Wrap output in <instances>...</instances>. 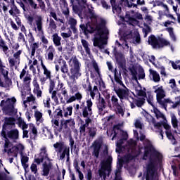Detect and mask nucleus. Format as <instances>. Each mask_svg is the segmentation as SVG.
Segmentation results:
<instances>
[{
    "mask_svg": "<svg viewBox=\"0 0 180 180\" xmlns=\"http://www.w3.org/2000/svg\"><path fill=\"white\" fill-rule=\"evenodd\" d=\"M144 150L152 153L149 158V162L146 166V172L145 173L146 180H147V175H152L153 178L151 180H155L156 167L160 162L162 161V155L157 151L153 145H148L144 147Z\"/></svg>",
    "mask_w": 180,
    "mask_h": 180,
    "instance_id": "nucleus-1",
    "label": "nucleus"
},
{
    "mask_svg": "<svg viewBox=\"0 0 180 180\" xmlns=\"http://www.w3.org/2000/svg\"><path fill=\"white\" fill-rule=\"evenodd\" d=\"M105 25L102 23L98 24L95 27L91 22H88L85 24H81L79 25L80 27V32H82V33L84 34V36H88V34H92L94 32H96V35L99 37H96L94 38V46H99V43L101 42L102 34H108L109 33V31L106 29L103 30V27Z\"/></svg>",
    "mask_w": 180,
    "mask_h": 180,
    "instance_id": "nucleus-2",
    "label": "nucleus"
},
{
    "mask_svg": "<svg viewBox=\"0 0 180 180\" xmlns=\"http://www.w3.org/2000/svg\"><path fill=\"white\" fill-rule=\"evenodd\" d=\"M70 68V74L68 72V66L67 65V63L62 66L60 68L61 72L63 74H68L69 75L70 79H72L73 82H75V79H78L79 77H81V63H79V61L77 58H74L72 60V65Z\"/></svg>",
    "mask_w": 180,
    "mask_h": 180,
    "instance_id": "nucleus-3",
    "label": "nucleus"
},
{
    "mask_svg": "<svg viewBox=\"0 0 180 180\" xmlns=\"http://www.w3.org/2000/svg\"><path fill=\"white\" fill-rule=\"evenodd\" d=\"M155 94H156V101L162 109L167 110L168 103H174V101H172L171 99L165 98V96H167V94H165V90H164V87L162 86H160L155 89Z\"/></svg>",
    "mask_w": 180,
    "mask_h": 180,
    "instance_id": "nucleus-4",
    "label": "nucleus"
},
{
    "mask_svg": "<svg viewBox=\"0 0 180 180\" xmlns=\"http://www.w3.org/2000/svg\"><path fill=\"white\" fill-rule=\"evenodd\" d=\"M148 43L152 46L153 49H164V47L171 46V42L162 37L157 38L154 34L148 37Z\"/></svg>",
    "mask_w": 180,
    "mask_h": 180,
    "instance_id": "nucleus-5",
    "label": "nucleus"
},
{
    "mask_svg": "<svg viewBox=\"0 0 180 180\" xmlns=\"http://www.w3.org/2000/svg\"><path fill=\"white\" fill-rule=\"evenodd\" d=\"M16 103V98L12 97L11 98H7L6 101L2 100L0 103V106L3 108L4 112L8 116L15 115L18 111L15 109V104Z\"/></svg>",
    "mask_w": 180,
    "mask_h": 180,
    "instance_id": "nucleus-6",
    "label": "nucleus"
},
{
    "mask_svg": "<svg viewBox=\"0 0 180 180\" xmlns=\"http://www.w3.org/2000/svg\"><path fill=\"white\" fill-rule=\"evenodd\" d=\"M112 162H113V158H112L111 155L108 156L105 160L101 161V167L98 171L99 176L101 178H103V179H106V171L108 174L112 172Z\"/></svg>",
    "mask_w": 180,
    "mask_h": 180,
    "instance_id": "nucleus-7",
    "label": "nucleus"
},
{
    "mask_svg": "<svg viewBox=\"0 0 180 180\" xmlns=\"http://www.w3.org/2000/svg\"><path fill=\"white\" fill-rule=\"evenodd\" d=\"M82 88L85 89L86 92L90 93V96L93 99H95V96H96V94L99 92L98 86H94L92 89V85L91 84V82L89 81V77L86 78V83L82 84Z\"/></svg>",
    "mask_w": 180,
    "mask_h": 180,
    "instance_id": "nucleus-8",
    "label": "nucleus"
},
{
    "mask_svg": "<svg viewBox=\"0 0 180 180\" xmlns=\"http://www.w3.org/2000/svg\"><path fill=\"white\" fill-rule=\"evenodd\" d=\"M86 105H85V101H82L80 105V109H82V116L83 117H88V115H91L92 112V106L94 103H92V100L88 99L86 101Z\"/></svg>",
    "mask_w": 180,
    "mask_h": 180,
    "instance_id": "nucleus-9",
    "label": "nucleus"
},
{
    "mask_svg": "<svg viewBox=\"0 0 180 180\" xmlns=\"http://www.w3.org/2000/svg\"><path fill=\"white\" fill-rule=\"evenodd\" d=\"M44 160H50L49 154L47 153V149L45 146L40 149V153L38 155V158H35L34 159V162H35V164L37 165H40V164L44 162Z\"/></svg>",
    "mask_w": 180,
    "mask_h": 180,
    "instance_id": "nucleus-10",
    "label": "nucleus"
},
{
    "mask_svg": "<svg viewBox=\"0 0 180 180\" xmlns=\"http://www.w3.org/2000/svg\"><path fill=\"white\" fill-rule=\"evenodd\" d=\"M23 150H25V146L22 145V143H19L17 146H13L11 148L8 149L7 151V154L8 157H18V154L22 155V153L23 152Z\"/></svg>",
    "mask_w": 180,
    "mask_h": 180,
    "instance_id": "nucleus-11",
    "label": "nucleus"
},
{
    "mask_svg": "<svg viewBox=\"0 0 180 180\" xmlns=\"http://www.w3.org/2000/svg\"><path fill=\"white\" fill-rule=\"evenodd\" d=\"M60 127L62 129H65V130H74L75 129V120L74 118H70L68 120H60Z\"/></svg>",
    "mask_w": 180,
    "mask_h": 180,
    "instance_id": "nucleus-12",
    "label": "nucleus"
},
{
    "mask_svg": "<svg viewBox=\"0 0 180 180\" xmlns=\"http://www.w3.org/2000/svg\"><path fill=\"white\" fill-rule=\"evenodd\" d=\"M28 43L30 44V46L31 49V57H34V54H36V50L39 49V42H34V37H33V34L32 32H30L28 34Z\"/></svg>",
    "mask_w": 180,
    "mask_h": 180,
    "instance_id": "nucleus-13",
    "label": "nucleus"
},
{
    "mask_svg": "<svg viewBox=\"0 0 180 180\" xmlns=\"http://www.w3.org/2000/svg\"><path fill=\"white\" fill-rule=\"evenodd\" d=\"M114 91L118 98L120 99L121 102L123 101V99H129V95L130 94V91H129V89H127V87H126L125 89L115 87Z\"/></svg>",
    "mask_w": 180,
    "mask_h": 180,
    "instance_id": "nucleus-14",
    "label": "nucleus"
},
{
    "mask_svg": "<svg viewBox=\"0 0 180 180\" xmlns=\"http://www.w3.org/2000/svg\"><path fill=\"white\" fill-rule=\"evenodd\" d=\"M16 119L13 117H6L4 118V123L2 126V130L1 131V134L5 136V133H6V129L8 126H15V122Z\"/></svg>",
    "mask_w": 180,
    "mask_h": 180,
    "instance_id": "nucleus-15",
    "label": "nucleus"
},
{
    "mask_svg": "<svg viewBox=\"0 0 180 180\" xmlns=\"http://www.w3.org/2000/svg\"><path fill=\"white\" fill-rule=\"evenodd\" d=\"M102 148V141H94L93 143V152L92 155L96 158H99V154Z\"/></svg>",
    "mask_w": 180,
    "mask_h": 180,
    "instance_id": "nucleus-16",
    "label": "nucleus"
},
{
    "mask_svg": "<svg viewBox=\"0 0 180 180\" xmlns=\"http://www.w3.org/2000/svg\"><path fill=\"white\" fill-rule=\"evenodd\" d=\"M115 58L119 67H120V68H122V70H124V68H126V59H124V56L123 55V53H122V52L116 53L115 55Z\"/></svg>",
    "mask_w": 180,
    "mask_h": 180,
    "instance_id": "nucleus-17",
    "label": "nucleus"
},
{
    "mask_svg": "<svg viewBox=\"0 0 180 180\" xmlns=\"http://www.w3.org/2000/svg\"><path fill=\"white\" fill-rule=\"evenodd\" d=\"M43 169H42V173L41 175L42 176H49L50 174V171L51 168H53V163L49 162L47 164V162H44L42 165Z\"/></svg>",
    "mask_w": 180,
    "mask_h": 180,
    "instance_id": "nucleus-18",
    "label": "nucleus"
},
{
    "mask_svg": "<svg viewBox=\"0 0 180 180\" xmlns=\"http://www.w3.org/2000/svg\"><path fill=\"white\" fill-rule=\"evenodd\" d=\"M114 79L118 85H120V86H122L123 88H126V85H124V84H123V81H122V72H117V69L116 68L114 70Z\"/></svg>",
    "mask_w": 180,
    "mask_h": 180,
    "instance_id": "nucleus-19",
    "label": "nucleus"
},
{
    "mask_svg": "<svg viewBox=\"0 0 180 180\" xmlns=\"http://www.w3.org/2000/svg\"><path fill=\"white\" fill-rule=\"evenodd\" d=\"M97 108L98 109V114L105 115L103 110L106 109V101H105L104 98H101L98 100V103H97Z\"/></svg>",
    "mask_w": 180,
    "mask_h": 180,
    "instance_id": "nucleus-20",
    "label": "nucleus"
},
{
    "mask_svg": "<svg viewBox=\"0 0 180 180\" xmlns=\"http://www.w3.org/2000/svg\"><path fill=\"white\" fill-rule=\"evenodd\" d=\"M66 147H68V146L63 141H58L53 144V148L58 153H61Z\"/></svg>",
    "mask_w": 180,
    "mask_h": 180,
    "instance_id": "nucleus-21",
    "label": "nucleus"
},
{
    "mask_svg": "<svg viewBox=\"0 0 180 180\" xmlns=\"http://www.w3.org/2000/svg\"><path fill=\"white\" fill-rule=\"evenodd\" d=\"M7 138L10 140H18L19 139V130L11 129L7 132Z\"/></svg>",
    "mask_w": 180,
    "mask_h": 180,
    "instance_id": "nucleus-22",
    "label": "nucleus"
},
{
    "mask_svg": "<svg viewBox=\"0 0 180 180\" xmlns=\"http://www.w3.org/2000/svg\"><path fill=\"white\" fill-rule=\"evenodd\" d=\"M146 117L147 118L150 117V119H152V123H153L155 129H157L159 131L162 130L163 122H157V121H155V118L153 117V116H151V115H150V114H147Z\"/></svg>",
    "mask_w": 180,
    "mask_h": 180,
    "instance_id": "nucleus-23",
    "label": "nucleus"
},
{
    "mask_svg": "<svg viewBox=\"0 0 180 180\" xmlns=\"http://www.w3.org/2000/svg\"><path fill=\"white\" fill-rule=\"evenodd\" d=\"M11 10H9L8 13L13 18H15V16H18V15H20V10L18 8L16 5L14 4H12L11 5Z\"/></svg>",
    "mask_w": 180,
    "mask_h": 180,
    "instance_id": "nucleus-24",
    "label": "nucleus"
},
{
    "mask_svg": "<svg viewBox=\"0 0 180 180\" xmlns=\"http://www.w3.org/2000/svg\"><path fill=\"white\" fill-rule=\"evenodd\" d=\"M29 126L30 130L32 131V133H30V140H36V137H37V128H36L34 124L32 123H30Z\"/></svg>",
    "mask_w": 180,
    "mask_h": 180,
    "instance_id": "nucleus-25",
    "label": "nucleus"
},
{
    "mask_svg": "<svg viewBox=\"0 0 180 180\" xmlns=\"http://www.w3.org/2000/svg\"><path fill=\"white\" fill-rule=\"evenodd\" d=\"M63 117H68V116H72V106L70 105L67 108L63 107L62 109Z\"/></svg>",
    "mask_w": 180,
    "mask_h": 180,
    "instance_id": "nucleus-26",
    "label": "nucleus"
},
{
    "mask_svg": "<svg viewBox=\"0 0 180 180\" xmlns=\"http://www.w3.org/2000/svg\"><path fill=\"white\" fill-rule=\"evenodd\" d=\"M58 154H60L59 160H64L65 157L70 155V146H66L61 152H59Z\"/></svg>",
    "mask_w": 180,
    "mask_h": 180,
    "instance_id": "nucleus-27",
    "label": "nucleus"
},
{
    "mask_svg": "<svg viewBox=\"0 0 180 180\" xmlns=\"http://www.w3.org/2000/svg\"><path fill=\"white\" fill-rule=\"evenodd\" d=\"M52 37L53 44H55L56 47H60L61 46V37L58 36V34L55 33Z\"/></svg>",
    "mask_w": 180,
    "mask_h": 180,
    "instance_id": "nucleus-28",
    "label": "nucleus"
},
{
    "mask_svg": "<svg viewBox=\"0 0 180 180\" xmlns=\"http://www.w3.org/2000/svg\"><path fill=\"white\" fill-rule=\"evenodd\" d=\"M150 75H152L153 81L155 82H160L161 81V77H160V74L157 72L155 70H153L151 69L149 70Z\"/></svg>",
    "mask_w": 180,
    "mask_h": 180,
    "instance_id": "nucleus-29",
    "label": "nucleus"
},
{
    "mask_svg": "<svg viewBox=\"0 0 180 180\" xmlns=\"http://www.w3.org/2000/svg\"><path fill=\"white\" fill-rule=\"evenodd\" d=\"M48 51V60H49V61H53V60H54V53H56V49L53 45H51L49 46Z\"/></svg>",
    "mask_w": 180,
    "mask_h": 180,
    "instance_id": "nucleus-30",
    "label": "nucleus"
},
{
    "mask_svg": "<svg viewBox=\"0 0 180 180\" xmlns=\"http://www.w3.org/2000/svg\"><path fill=\"white\" fill-rule=\"evenodd\" d=\"M53 117L54 119H64V115L63 114V110L60 108H57L56 110L53 112Z\"/></svg>",
    "mask_w": 180,
    "mask_h": 180,
    "instance_id": "nucleus-31",
    "label": "nucleus"
},
{
    "mask_svg": "<svg viewBox=\"0 0 180 180\" xmlns=\"http://www.w3.org/2000/svg\"><path fill=\"white\" fill-rule=\"evenodd\" d=\"M0 49H2L5 54H8V50H9V48L6 46V43H5V41L2 39V37H1V35H0Z\"/></svg>",
    "mask_w": 180,
    "mask_h": 180,
    "instance_id": "nucleus-32",
    "label": "nucleus"
},
{
    "mask_svg": "<svg viewBox=\"0 0 180 180\" xmlns=\"http://www.w3.org/2000/svg\"><path fill=\"white\" fill-rule=\"evenodd\" d=\"M81 42L86 54L89 56L91 54V49H89V43H88L87 41L85 39H82Z\"/></svg>",
    "mask_w": 180,
    "mask_h": 180,
    "instance_id": "nucleus-33",
    "label": "nucleus"
},
{
    "mask_svg": "<svg viewBox=\"0 0 180 180\" xmlns=\"http://www.w3.org/2000/svg\"><path fill=\"white\" fill-rule=\"evenodd\" d=\"M153 112H154L157 119H165V115H164L162 114V112H161V111H160V110H158V108H157V107L153 108Z\"/></svg>",
    "mask_w": 180,
    "mask_h": 180,
    "instance_id": "nucleus-34",
    "label": "nucleus"
},
{
    "mask_svg": "<svg viewBox=\"0 0 180 180\" xmlns=\"http://www.w3.org/2000/svg\"><path fill=\"white\" fill-rule=\"evenodd\" d=\"M176 101L175 102L170 103L173 105H172V109H176L178 108V112L180 113V96H177L175 98Z\"/></svg>",
    "mask_w": 180,
    "mask_h": 180,
    "instance_id": "nucleus-35",
    "label": "nucleus"
},
{
    "mask_svg": "<svg viewBox=\"0 0 180 180\" xmlns=\"http://www.w3.org/2000/svg\"><path fill=\"white\" fill-rule=\"evenodd\" d=\"M166 32H168L170 38L173 41H176V37L175 36V34L174 33V28L172 27H167L166 28Z\"/></svg>",
    "mask_w": 180,
    "mask_h": 180,
    "instance_id": "nucleus-36",
    "label": "nucleus"
},
{
    "mask_svg": "<svg viewBox=\"0 0 180 180\" xmlns=\"http://www.w3.org/2000/svg\"><path fill=\"white\" fill-rule=\"evenodd\" d=\"M41 68L44 70V75H45V77L46 78H49V79H51V72L49 70H47V68L44 65V63H41Z\"/></svg>",
    "mask_w": 180,
    "mask_h": 180,
    "instance_id": "nucleus-37",
    "label": "nucleus"
},
{
    "mask_svg": "<svg viewBox=\"0 0 180 180\" xmlns=\"http://www.w3.org/2000/svg\"><path fill=\"white\" fill-rule=\"evenodd\" d=\"M34 117L36 119V122H39V123H43V113L40 111L34 112Z\"/></svg>",
    "mask_w": 180,
    "mask_h": 180,
    "instance_id": "nucleus-38",
    "label": "nucleus"
},
{
    "mask_svg": "<svg viewBox=\"0 0 180 180\" xmlns=\"http://www.w3.org/2000/svg\"><path fill=\"white\" fill-rule=\"evenodd\" d=\"M116 130H120V124H115L113 127V129L112 131L111 134H114L111 139V140L113 141V140H115V139H116L117 137V132H116Z\"/></svg>",
    "mask_w": 180,
    "mask_h": 180,
    "instance_id": "nucleus-39",
    "label": "nucleus"
},
{
    "mask_svg": "<svg viewBox=\"0 0 180 180\" xmlns=\"http://www.w3.org/2000/svg\"><path fill=\"white\" fill-rule=\"evenodd\" d=\"M49 13V16L53 18L56 22H61V23H63V20L57 18V13L54 10L51 11Z\"/></svg>",
    "mask_w": 180,
    "mask_h": 180,
    "instance_id": "nucleus-40",
    "label": "nucleus"
},
{
    "mask_svg": "<svg viewBox=\"0 0 180 180\" xmlns=\"http://www.w3.org/2000/svg\"><path fill=\"white\" fill-rule=\"evenodd\" d=\"M146 103V98H141L138 100H136L135 105L137 106V108H141L143 105Z\"/></svg>",
    "mask_w": 180,
    "mask_h": 180,
    "instance_id": "nucleus-41",
    "label": "nucleus"
},
{
    "mask_svg": "<svg viewBox=\"0 0 180 180\" xmlns=\"http://www.w3.org/2000/svg\"><path fill=\"white\" fill-rule=\"evenodd\" d=\"M87 19H96L98 17L96 14H95V11L94 10L89 8L88 15L86 16Z\"/></svg>",
    "mask_w": 180,
    "mask_h": 180,
    "instance_id": "nucleus-42",
    "label": "nucleus"
},
{
    "mask_svg": "<svg viewBox=\"0 0 180 180\" xmlns=\"http://www.w3.org/2000/svg\"><path fill=\"white\" fill-rule=\"evenodd\" d=\"M49 28L53 31V30H56V29H57V25L56 24V22L54 21V20H53V18H50L49 20Z\"/></svg>",
    "mask_w": 180,
    "mask_h": 180,
    "instance_id": "nucleus-43",
    "label": "nucleus"
},
{
    "mask_svg": "<svg viewBox=\"0 0 180 180\" xmlns=\"http://www.w3.org/2000/svg\"><path fill=\"white\" fill-rule=\"evenodd\" d=\"M98 130L96 129V128L95 127H91L89 130V137H91V139H94V137H95V136H96V131Z\"/></svg>",
    "mask_w": 180,
    "mask_h": 180,
    "instance_id": "nucleus-44",
    "label": "nucleus"
},
{
    "mask_svg": "<svg viewBox=\"0 0 180 180\" xmlns=\"http://www.w3.org/2000/svg\"><path fill=\"white\" fill-rule=\"evenodd\" d=\"M1 136L4 139H5L4 148H9V144H11V141H9V139H8L6 133H5V136H4L2 134V132H1Z\"/></svg>",
    "mask_w": 180,
    "mask_h": 180,
    "instance_id": "nucleus-45",
    "label": "nucleus"
},
{
    "mask_svg": "<svg viewBox=\"0 0 180 180\" xmlns=\"http://www.w3.org/2000/svg\"><path fill=\"white\" fill-rule=\"evenodd\" d=\"M64 8H65L66 11L63 12L64 15H70V10L68 8V3H67V0L61 1Z\"/></svg>",
    "mask_w": 180,
    "mask_h": 180,
    "instance_id": "nucleus-46",
    "label": "nucleus"
},
{
    "mask_svg": "<svg viewBox=\"0 0 180 180\" xmlns=\"http://www.w3.org/2000/svg\"><path fill=\"white\" fill-rule=\"evenodd\" d=\"M4 82L6 84V85L4 86L5 88H9V86H11V85H12V79H11V78H9V77H8V76L4 77Z\"/></svg>",
    "mask_w": 180,
    "mask_h": 180,
    "instance_id": "nucleus-47",
    "label": "nucleus"
},
{
    "mask_svg": "<svg viewBox=\"0 0 180 180\" xmlns=\"http://www.w3.org/2000/svg\"><path fill=\"white\" fill-rule=\"evenodd\" d=\"M36 25H37L38 32H41V30L43 29L41 18H38V20L36 21Z\"/></svg>",
    "mask_w": 180,
    "mask_h": 180,
    "instance_id": "nucleus-48",
    "label": "nucleus"
},
{
    "mask_svg": "<svg viewBox=\"0 0 180 180\" xmlns=\"http://www.w3.org/2000/svg\"><path fill=\"white\" fill-rule=\"evenodd\" d=\"M34 85V92H36L37 89H40V86L39 85V82H37V77H34L32 82Z\"/></svg>",
    "mask_w": 180,
    "mask_h": 180,
    "instance_id": "nucleus-49",
    "label": "nucleus"
},
{
    "mask_svg": "<svg viewBox=\"0 0 180 180\" xmlns=\"http://www.w3.org/2000/svg\"><path fill=\"white\" fill-rule=\"evenodd\" d=\"M129 71H130L131 75H132L134 79H135V81H137V70H136V68H130Z\"/></svg>",
    "mask_w": 180,
    "mask_h": 180,
    "instance_id": "nucleus-50",
    "label": "nucleus"
},
{
    "mask_svg": "<svg viewBox=\"0 0 180 180\" xmlns=\"http://www.w3.org/2000/svg\"><path fill=\"white\" fill-rule=\"evenodd\" d=\"M115 107L117 108V110L119 115H121L122 116H124V110H123V107L120 105V104H118Z\"/></svg>",
    "mask_w": 180,
    "mask_h": 180,
    "instance_id": "nucleus-51",
    "label": "nucleus"
},
{
    "mask_svg": "<svg viewBox=\"0 0 180 180\" xmlns=\"http://www.w3.org/2000/svg\"><path fill=\"white\" fill-rule=\"evenodd\" d=\"M172 124L174 129H178V120L176 119V117H172Z\"/></svg>",
    "mask_w": 180,
    "mask_h": 180,
    "instance_id": "nucleus-52",
    "label": "nucleus"
},
{
    "mask_svg": "<svg viewBox=\"0 0 180 180\" xmlns=\"http://www.w3.org/2000/svg\"><path fill=\"white\" fill-rule=\"evenodd\" d=\"M145 78H146V73L144 72V69L139 70L138 79H144Z\"/></svg>",
    "mask_w": 180,
    "mask_h": 180,
    "instance_id": "nucleus-53",
    "label": "nucleus"
},
{
    "mask_svg": "<svg viewBox=\"0 0 180 180\" xmlns=\"http://www.w3.org/2000/svg\"><path fill=\"white\" fill-rule=\"evenodd\" d=\"M75 144V141H74V139H72V136L69 137V145L70 148L72 150V148H77V145Z\"/></svg>",
    "mask_w": 180,
    "mask_h": 180,
    "instance_id": "nucleus-54",
    "label": "nucleus"
},
{
    "mask_svg": "<svg viewBox=\"0 0 180 180\" xmlns=\"http://www.w3.org/2000/svg\"><path fill=\"white\" fill-rule=\"evenodd\" d=\"M140 43H141V38L140 37V34L137 33V34L134 38V44H140Z\"/></svg>",
    "mask_w": 180,
    "mask_h": 180,
    "instance_id": "nucleus-55",
    "label": "nucleus"
},
{
    "mask_svg": "<svg viewBox=\"0 0 180 180\" xmlns=\"http://www.w3.org/2000/svg\"><path fill=\"white\" fill-rule=\"evenodd\" d=\"M111 102L113 106H117L119 105V99H117V97L116 96H112L111 97Z\"/></svg>",
    "mask_w": 180,
    "mask_h": 180,
    "instance_id": "nucleus-56",
    "label": "nucleus"
},
{
    "mask_svg": "<svg viewBox=\"0 0 180 180\" xmlns=\"http://www.w3.org/2000/svg\"><path fill=\"white\" fill-rule=\"evenodd\" d=\"M67 64V62L65 61V60L63 59V58H60L57 60V64L59 67H60V68L63 66H65Z\"/></svg>",
    "mask_w": 180,
    "mask_h": 180,
    "instance_id": "nucleus-57",
    "label": "nucleus"
},
{
    "mask_svg": "<svg viewBox=\"0 0 180 180\" xmlns=\"http://www.w3.org/2000/svg\"><path fill=\"white\" fill-rule=\"evenodd\" d=\"M49 80H50L49 94H51V92H53V91L54 90V87L56 86V83L51 79H49Z\"/></svg>",
    "mask_w": 180,
    "mask_h": 180,
    "instance_id": "nucleus-58",
    "label": "nucleus"
},
{
    "mask_svg": "<svg viewBox=\"0 0 180 180\" xmlns=\"http://www.w3.org/2000/svg\"><path fill=\"white\" fill-rule=\"evenodd\" d=\"M21 155V163H27L29 162V157L23 155V152H22Z\"/></svg>",
    "mask_w": 180,
    "mask_h": 180,
    "instance_id": "nucleus-59",
    "label": "nucleus"
},
{
    "mask_svg": "<svg viewBox=\"0 0 180 180\" xmlns=\"http://www.w3.org/2000/svg\"><path fill=\"white\" fill-rule=\"evenodd\" d=\"M125 19H127L128 22H131V23H133L134 22H136V18L131 17L130 14H126L125 15Z\"/></svg>",
    "mask_w": 180,
    "mask_h": 180,
    "instance_id": "nucleus-60",
    "label": "nucleus"
},
{
    "mask_svg": "<svg viewBox=\"0 0 180 180\" xmlns=\"http://www.w3.org/2000/svg\"><path fill=\"white\" fill-rule=\"evenodd\" d=\"M18 41H23V43L26 42V39H25V35L23 33L20 32L18 34Z\"/></svg>",
    "mask_w": 180,
    "mask_h": 180,
    "instance_id": "nucleus-61",
    "label": "nucleus"
},
{
    "mask_svg": "<svg viewBox=\"0 0 180 180\" xmlns=\"http://www.w3.org/2000/svg\"><path fill=\"white\" fill-rule=\"evenodd\" d=\"M50 94H51V98L54 102H57V101H58V98L57 97V91H52Z\"/></svg>",
    "mask_w": 180,
    "mask_h": 180,
    "instance_id": "nucleus-62",
    "label": "nucleus"
},
{
    "mask_svg": "<svg viewBox=\"0 0 180 180\" xmlns=\"http://www.w3.org/2000/svg\"><path fill=\"white\" fill-rule=\"evenodd\" d=\"M28 2L32 9H37V4L33 0H28Z\"/></svg>",
    "mask_w": 180,
    "mask_h": 180,
    "instance_id": "nucleus-63",
    "label": "nucleus"
},
{
    "mask_svg": "<svg viewBox=\"0 0 180 180\" xmlns=\"http://www.w3.org/2000/svg\"><path fill=\"white\" fill-rule=\"evenodd\" d=\"M61 94L64 96V99H68V94L67 90L65 89V87L62 88Z\"/></svg>",
    "mask_w": 180,
    "mask_h": 180,
    "instance_id": "nucleus-64",
    "label": "nucleus"
}]
</instances>
